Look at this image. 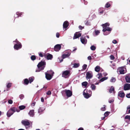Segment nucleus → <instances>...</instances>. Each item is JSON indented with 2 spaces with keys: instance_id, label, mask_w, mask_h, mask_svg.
<instances>
[{
  "instance_id": "22",
  "label": "nucleus",
  "mask_w": 130,
  "mask_h": 130,
  "mask_svg": "<svg viewBox=\"0 0 130 130\" xmlns=\"http://www.w3.org/2000/svg\"><path fill=\"white\" fill-rule=\"evenodd\" d=\"M108 78L107 77H103L101 78L99 81V83H96L95 84V85H98L99 84V83L102 82L104 81L105 80H106Z\"/></svg>"
},
{
  "instance_id": "6",
  "label": "nucleus",
  "mask_w": 130,
  "mask_h": 130,
  "mask_svg": "<svg viewBox=\"0 0 130 130\" xmlns=\"http://www.w3.org/2000/svg\"><path fill=\"white\" fill-rule=\"evenodd\" d=\"M67 54H63L62 56V59H60V58H58V61H59V62H61L63 61V59L68 57H69L70 55L71 54V52L70 51H67Z\"/></svg>"
},
{
  "instance_id": "63",
  "label": "nucleus",
  "mask_w": 130,
  "mask_h": 130,
  "mask_svg": "<svg viewBox=\"0 0 130 130\" xmlns=\"http://www.w3.org/2000/svg\"><path fill=\"white\" fill-rule=\"evenodd\" d=\"M112 42L115 44H116L117 43V41H112Z\"/></svg>"
},
{
  "instance_id": "8",
  "label": "nucleus",
  "mask_w": 130,
  "mask_h": 130,
  "mask_svg": "<svg viewBox=\"0 0 130 130\" xmlns=\"http://www.w3.org/2000/svg\"><path fill=\"white\" fill-rule=\"evenodd\" d=\"M70 75V72L66 70L63 72L62 76L65 78H67Z\"/></svg>"
},
{
  "instance_id": "45",
  "label": "nucleus",
  "mask_w": 130,
  "mask_h": 130,
  "mask_svg": "<svg viewBox=\"0 0 130 130\" xmlns=\"http://www.w3.org/2000/svg\"><path fill=\"white\" fill-rule=\"evenodd\" d=\"M125 119H128L130 121V116L126 115L125 117Z\"/></svg>"
},
{
  "instance_id": "33",
  "label": "nucleus",
  "mask_w": 130,
  "mask_h": 130,
  "mask_svg": "<svg viewBox=\"0 0 130 130\" xmlns=\"http://www.w3.org/2000/svg\"><path fill=\"white\" fill-rule=\"evenodd\" d=\"M94 32L95 34L96 35H98L99 34L100 32V31L99 30H95L94 31Z\"/></svg>"
},
{
  "instance_id": "26",
  "label": "nucleus",
  "mask_w": 130,
  "mask_h": 130,
  "mask_svg": "<svg viewBox=\"0 0 130 130\" xmlns=\"http://www.w3.org/2000/svg\"><path fill=\"white\" fill-rule=\"evenodd\" d=\"M45 109L44 107H40L38 109V112H41L43 111Z\"/></svg>"
},
{
  "instance_id": "52",
  "label": "nucleus",
  "mask_w": 130,
  "mask_h": 130,
  "mask_svg": "<svg viewBox=\"0 0 130 130\" xmlns=\"http://www.w3.org/2000/svg\"><path fill=\"white\" fill-rule=\"evenodd\" d=\"M79 28L80 29L82 30V29H84V27H83L81 25H79Z\"/></svg>"
},
{
  "instance_id": "3",
  "label": "nucleus",
  "mask_w": 130,
  "mask_h": 130,
  "mask_svg": "<svg viewBox=\"0 0 130 130\" xmlns=\"http://www.w3.org/2000/svg\"><path fill=\"white\" fill-rule=\"evenodd\" d=\"M53 74L54 72L52 71H48L47 73H45L46 78L47 80H50L52 78Z\"/></svg>"
},
{
  "instance_id": "61",
  "label": "nucleus",
  "mask_w": 130,
  "mask_h": 130,
  "mask_svg": "<svg viewBox=\"0 0 130 130\" xmlns=\"http://www.w3.org/2000/svg\"><path fill=\"white\" fill-rule=\"evenodd\" d=\"M41 101L42 102H44V99L43 97H42L41 98Z\"/></svg>"
},
{
  "instance_id": "40",
  "label": "nucleus",
  "mask_w": 130,
  "mask_h": 130,
  "mask_svg": "<svg viewBox=\"0 0 130 130\" xmlns=\"http://www.w3.org/2000/svg\"><path fill=\"white\" fill-rule=\"evenodd\" d=\"M114 89L113 87H111L109 90V92L110 93L114 91Z\"/></svg>"
},
{
  "instance_id": "49",
  "label": "nucleus",
  "mask_w": 130,
  "mask_h": 130,
  "mask_svg": "<svg viewBox=\"0 0 130 130\" xmlns=\"http://www.w3.org/2000/svg\"><path fill=\"white\" fill-rule=\"evenodd\" d=\"M109 112H106L104 113V115L105 117H107L109 115Z\"/></svg>"
},
{
  "instance_id": "53",
  "label": "nucleus",
  "mask_w": 130,
  "mask_h": 130,
  "mask_svg": "<svg viewBox=\"0 0 130 130\" xmlns=\"http://www.w3.org/2000/svg\"><path fill=\"white\" fill-rule=\"evenodd\" d=\"M8 103L9 104H12L13 103L12 101V100H10L8 101Z\"/></svg>"
},
{
  "instance_id": "48",
  "label": "nucleus",
  "mask_w": 130,
  "mask_h": 130,
  "mask_svg": "<svg viewBox=\"0 0 130 130\" xmlns=\"http://www.w3.org/2000/svg\"><path fill=\"white\" fill-rule=\"evenodd\" d=\"M114 100L113 99H110L109 100L108 102L110 103H111L113 102Z\"/></svg>"
},
{
  "instance_id": "39",
  "label": "nucleus",
  "mask_w": 130,
  "mask_h": 130,
  "mask_svg": "<svg viewBox=\"0 0 130 130\" xmlns=\"http://www.w3.org/2000/svg\"><path fill=\"white\" fill-rule=\"evenodd\" d=\"M102 77V74L101 73H99L97 75V77L100 79Z\"/></svg>"
},
{
  "instance_id": "29",
  "label": "nucleus",
  "mask_w": 130,
  "mask_h": 130,
  "mask_svg": "<svg viewBox=\"0 0 130 130\" xmlns=\"http://www.w3.org/2000/svg\"><path fill=\"white\" fill-rule=\"evenodd\" d=\"M96 86L93 84H91L90 88L92 90H94L96 88Z\"/></svg>"
},
{
  "instance_id": "32",
  "label": "nucleus",
  "mask_w": 130,
  "mask_h": 130,
  "mask_svg": "<svg viewBox=\"0 0 130 130\" xmlns=\"http://www.w3.org/2000/svg\"><path fill=\"white\" fill-rule=\"evenodd\" d=\"M19 108L20 109L19 110H22L24 109L25 108V106L24 105H21L19 106Z\"/></svg>"
},
{
  "instance_id": "38",
  "label": "nucleus",
  "mask_w": 130,
  "mask_h": 130,
  "mask_svg": "<svg viewBox=\"0 0 130 130\" xmlns=\"http://www.w3.org/2000/svg\"><path fill=\"white\" fill-rule=\"evenodd\" d=\"M24 84L26 85H27L29 83V81L27 79H25L24 80Z\"/></svg>"
},
{
  "instance_id": "34",
  "label": "nucleus",
  "mask_w": 130,
  "mask_h": 130,
  "mask_svg": "<svg viewBox=\"0 0 130 130\" xmlns=\"http://www.w3.org/2000/svg\"><path fill=\"white\" fill-rule=\"evenodd\" d=\"M87 67V65L86 64H84L82 66V71H83L85 70L86 69Z\"/></svg>"
},
{
  "instance_id": "47",
  "label": "nucleus",
  "mask_w": 130,
  "mask_h": 130,
  "mask_svg": "<svg viewBox=\"0 0 130 130\" xmlns=\"http://www.w3.org/2000/svg\"><path fill=\"white\" fill-rule=\"evenodd\" d=\"M115 80L116 79L115 78L112 77L110 80V82H115Z\"/></svg>"
},
{
  "instance_id": "64",
  "label": "nucleus",
  "mask_w": 130,
  "mask_h": 130,
  "mask_svg": "<svg viewBox=\"0 0 130 130\" xmlns=\"http://www.w3.org/2000/svg\"><path fill=\"white\" fill-rule=\"evenodd\" d=\"M96 55L95 54L93 55L92 56V57H96Z\"/></svg>"
},
{
  "instance_id": "14",
  "label": "nucleus",
  "mask_w": 130,
  "mask_h": 130,
  "mask_svg": "<svg viewBox=\"0 0 130 130\" xmlns=\"http://www.w3.org/2000/svg\"><path fill=\"white\" fill-rule=\"evenodd\" d=\"M123 88L125 90H130V84H125L124 85Z\"/></svg>"
},
{
  "instance_id": "19",
  "label": "nucleus",
  "mask_w": 130,
  "mask_h": 130,
  "mask_svg": "<svg viewBox=\"0 0 130 130\" xmlns=\"http://www.w3.org/2000/svg\"><path fill=\"white\" fill-rule=\"evenodd\" d=\"M110 25V24L109 23H106L104 24H102L101 26L103 27V29L105 28H107Z\"/></svg>"
},
{
  "instance_id": "31",
  "label": "nucleus",
  "mask_w": 130,
  "mask_h": 130,
  "mask_svg": "<svg viewBox=\"0 0 130 130\" xmlns=\"http://www.w3.org/2000/svg\"><path fill=\"white\" fill-rule=\"evenodd\" d=\"M100 70V68L99 66H96L95 68V71L97 72H98Z\"/></svg>"
},
{
  "instance_id": "57",
  "label": "nucleus",
  "mask_w": 130,
  "mask_h": 130,
  "mask_svg": "<svg viewBox=\"0 0 130 130\" xmlns=\"http://www.w3.org/2000/svg\"><path fill=\"white\" fill-rule=\"evenodd\" d=\"M85 23L86 25H89V23L88 22V21H85Z\"/></svg>"
},
{
  "instance_id": "37",
  "label": "nucleus",
  "mask_w": 130,
  "mask_h": 130,
  "mask_svg": "<svg viewBox=\"0 0 130 130\" xmlns=\"http://www.w3.org/2000/svg\"><path fill=\"white\" fill-rule=\"evenodd\" d=\"M29 83H31L33 81L34 79V77H31L29 78Z\"/></svg>"
},
{
  "instance_id": "58",
  "label": "nucleus",
  "mask_w": 130,
  "mask_h": 130,
  "mask_svg": "<svg viewBox=\"0 0 130 130\" xmlns=\"http://www.w3.org/2000/svg\"><path fill=\"white\" fill-rule=\"evenodd\" d=\"M82 43L84 44H85L87 43V41H81Z\"/></svg>"
},
{
  "instance_id": "28",
  "label": "nucleus",
  "mask_w": 130,
  "mask_h": 130,
  "mask_svg": "<svg viewBox=\"0 0 130 130\" xmlns=\"http://www.w3.org/2000/svg\"><path fill=\"white\" fill-rule=\"evenodd\" d=\"M88 84V83L86 82H84L82 83V85L84 86L85 87H86Z\"/></svg>"
},
{
  "instance_id": "36",
  "label": "nucleus",
  "mask_w": 130,
  "mask_h": 130,
  "mask_svg": "<svg viewBox=\"0 0 130 130\" xmlns=\"http://www.w3.org/2000/svg\"><path fill=\"white\" fill-rule=\"evenodd\" d=\"M123 21L124 22H128L129 20V18L128 17H124L123 18Z\"/></svg>"
},
{
  "instance_id": "55",
  "label": "nucleus",
  "mask_w": 130,
  "mask_h": 130,
  "mask_svg": "<svg viewBox=\"0 0 130 130\" xmlns=\"http://www.w3.org/2000/svg\"><path fill=\"white\" fill-rule=\"evenodd\" d=\"M51 92L50 91H48L46 93V94L48 95H50L51 94Z\"/></svg>"
},
{
  "instance_id": "10",
  "label": "nucleus",
  "mask_w": 130,
  "mask_h": 130,
  "mask_svg": "<svg viewBox=\"0 0 130 130\" xmlns=\"http://www.w3.org/2000/svg\"><path fill=\"white\" fill-rule=\"evenodd\" d=\"M82 34L79 32H76L74 35L73 37V39L78 38L79 37L81 36Z\"/></svg>"
},
{
  "instance_id": "25",
  "label": "nucleus",
  "mask_w": 130,
  "mask_h": 130,
  "mask_svg": "<svg viewBox=\"0 0 130 130\" xmlns=\"http://www.w3.org/2000/svg\"><path fill=\"white\" fill-rule=\"evenodd\" d=\"M29 115L31 117H33L34 115V110H30L29 113Z\"/></svg>"
},
{
  "instance_id": "50",
  "label": "nucleus",
  "mask_w": 130,
  "mask_h": 130,
  "mask_svg": "<svg viewBox=\"0 0 130 130\" xmlns=\"http://www.w3.org/2000/svg\"><path fill=\"white\" fill-rule=\"evenodd\" d=\"M11 85V83H8L7 85V88H10V87Z\"/></svg>"
},
{
  "instance_id": "23",
  "label": "nucleus",
  "mask_w": 130,
  "mask_h": 130,
  "mask_svg": "<svg viewBox=\"0 0 130 130\" xmlns=\"http://www.w3.org/2000/svg\"><path fill=\"white\" fill-rule=\"evenodd\" d=\"M38 54L39 56L41 57H44L45 58L46 57V54L44 53H42L41 52H39L38 53Z\"/></svg>"
},
{
  "instance_id": "54",
  "label": "nucleus",
  "mask_w": 130,
  "mask_h": 130,
  "mask_svg": "<svg viewBox=\"0 0 130 130\" xmlns=\"http://www.w3.org/2000/svg\"><path fill=\"white\" fill-rule=\"evenodd\" d=\"M126 96L127 98H130V93L127 94Z\"/></svg>"
},
{
  "instance_id": "11",
  "label": "nucleus",
  "mask_w": 130,
  "mask_h": 130,
  "mask_svg": "<svg viewBox=\"0 0 130 130\" xmlns=\"http://www.w3.org/2000/svg\"><path fill=\"white\" fill-rule=\"evenodd\" d=\"M93 74L92 72L89 71L87 72L86 74V78L87 79H90L92 78Z\"/></svg>"
},
{
  "instance_id": "2",
  "label": "nucleus",
  "mask_w": 130,
  "mask_h": 130,
  "mask_svg": "<svg viewBox=\"0 0 130 130\" xmlns=\"http://www.w3.org/2000/svg\"><path fill=\"white\" fill-rule=\"evenodd\" d=\"M63 96H64L66 95L68 97H70L72 95V92L70 90H65L61 91Z\"/></svg>"
},
{
  "instance_id": "17",
  "label": "nucleus",
  "mask_w": 130,
  "mask_h": 130,
  "mask_svg": "<svg viewBox=\"0 0 130 130\" xmlns=\"http://www.w3.org/2000/svg\"><path fill=\"white\" fill-rule=\"evenodd\" d=\"M69 25V23L67 21L64 22L63 24V27L64 28H67Z\"/></svg>"
},
{
  "instance_id": "44",
  "label": "nucleus",
  "mask_w": 130,
  "mask_h": 130,
  "mask_svg": "<svg viewBox=\"0 0 130 130\" xmlns=\"http://www.w3.org/2000/svg\"><path fill=\"white\" fill-rule=\"evenodd\" d=\"M106 106L104 105L103 107H102L101 108V110L102 111H104L106 109L105 108Z\"/></svg>"
},
{
  "instance_id": "13",
  "label": "nucleus",
  "mask_w": 130,
  "mask_h": 130,
  "mask_svg": "<svg viewBox=\"0 0 130 130\" xmlns=\"http://www.w3.org/2000/svg\"><path fill=\"white\" fill-rule=\"evenodd\" d=\"M61 46L60 45L57 44L54 47V50L56 51H58L60 49Z\"/></svg>"
},
{
  "instance_id": "35",
  "label": "nucleus",
  "mask_w": 130,
  "mask_h": 130,
  "mask_svg": "<svg viewBox=\"0 0 130 130\" xmlns=\"http://www.w3.org/2000/svg\"><path fill=\"white\" fill-rule=\"evenodd\" d=\"M111 6L109 2H107L105 4V7L106 8H108L110 7Z\"/></svg>"
},
{
  "instance_id": "43",
  "label": "nucleus",
  "mask_w": 130,
  "mask_h": 130,
  "mask_svg": "<svg viewBox=\"0 0 130 130\" xmlns=\"http://www.w3.org/2000/svg\"><path fill=\"white\" fill-rule=\"evenodd\" d=\"M90 48L92 50L94 51L96 47L92 45L91 47Z\"/></svg>"
},
{
  "instance_id": "30",
  "label": "nucleus",
  "mask_w": 130,
  "mask_h": 130,
  "mask_svg": "<svg viewBox=\"0 0 130 130\" xmlns=\"http://www.w3.org/2000/svg\"><path fill=\"white\" fill-rule=\"evenodd\" d=\"M79 63H74L73 64V67L74 68H77L79 67Z\"/></svg>"
},
{
  "instance_id": "5",
  "label": "nucleus",
  "mask_w": 130,
  "mask_h": 130,
  "mask_svg": "<svg viewBox=\"0 0 130 130\" xmlns=\"http://www.w3.org/2000/svg\"><path fill=\"white\" fill-rule=\"evenodd\" d=\"M91 93L92 92L91 90H89L87 92V90L85 89L84 91L83 95L85 98L88 99L91 96Z\"/></svg>"
},
{
  "instance_id": "27",
  "label": "nucleus",
  "mask_w": 130,
  "mask_h": 130,
  "mask_svg": "<svg viewBox=\"0 0 130 130\" xmlns=\"http://www.w3.org/2000/svg\"><path fill=\"white\" fill-rule=\"evenodd\" d=\"M126 113L127 114L130 113V105H128L127 107Z\"/></svg>"
},
{
  "instance_id": "4",
  "label": "nucleus",
  "mask_w": 130,
  "mask_h": 130,
  "mask_svg": "<svg viewBox=\"0 0 130 130\" xmlns=\"http://www.w3.org/2000/svg\"><path fill=\"white\" fill-rule=\"evenodd\" d=\"M126 68L125 67H121L118 69L117 72L118 74H124L126 73Z\"/></svg>"
},
{
  "instance_id": "42",
  "label": "nucleus",
  "mask_w": 130,
  "mask_h": 130,
  "mask_svg": "<svg viewBox=\"0 0 130 130\" xmlns=\"http://www.w3.org/2000/svg\"><path fill=\"white\" fill-rule=\"evenodd\" d=\"M19 97L21 99H22L24 98V95L23 94H21L19 95Z\"/></svg>"
},
{
  "instance_id": "56",
  "label": "nucleus",
  "mask_w": 130,
  "mask_h": 130,
  "mask_svg": "<svg viewBox=\"0 0 130 130\" xmlns=\"http://www.w3.org/2000/svg\"><path fill=\"white\" fill-rule=\"evenodd\" d=\"M110 57L111 60H113L114 59V57L112 55H111L110 56Z\"/></svg>"
},
{
  "instance_id": "46",
  "label": "nucleus",
  "mask_w": 130,
  "mask_h": 130,
  "mask_svg": "<svg viewBox=\"0 0 130 130\" xmlns=\"http://www.w3.org/2000/svg\"><path fill=\"white\" fill-rule=\"evenodd\" d=\"M31 58L32 60H34L35 59L36 57L35 56L33 55L31 56Z\"/></svg>"
},
{
  "instance_id": "15",
  "label": "nucleus",
  "mask_w": 130,
  "mask_h": 130,
  "mask_svg": "<svg viewBox=\"0 0 130 130\" xmlns=\"http://www.w3.org/2000/svg\"><path fill=\"white\" fill-rule=\"evenodd\" d=\"M22 123L25 125H28L30 124L28 121L26 120H22Z\"/></svg>"
},
{
  "instance_id": "59",
  "label": "nucleus",
  "mask_w": 130,
  "mask_h": 130,
  "mask_svg": "<svg viewBox=\"0 0 130 130\" xmlns=\"http://www.w3.org/2000/svg\"><path fill=\"white\" fill-rule=\"evenodd\" d=\"M88 59L89 60H90L91 59V57L90 56H89L88 57Z\"/></svg>"
},
{
  "instance_id": "9",
  "label": "nucleus",
  "mask_w": 130,
  "mask_h": 130,
  "mask_svg": "<svg viewBox=\"0 0 130 130\" xmlns=\"http://www.w3.org/2000/svg\"><path fill=\"white\" fill-rule=\"evenodd\" d=\"M22 47V45L21 43L19 42H17L14 46V47L15 49L17 50L20 48Z\"/></svg>"
},
{
  "instance_id": "41",
  "label": "nucleus",
  "mask_w": 130,
  "mask_h": 130,
  "mask_svg": "<svg viewBox=\"0 0 130 130\" xmlns=\"http://www.w3.org/2000/svg\"><path fill=\"white\" fill-rule=\"evenodd\" d=\"M16 14L18 15V16H17V18L19 17V16H21L22 14L21 13H20L19 12H17L16 13Z\"/></svg>"
},
{
  "instance_id": "62",
  "label": "nucleus",
  "mask_w": 130,
  "mask_h": 130,
  "mask_svg": "<svg viewBox=\"0 0 130 130\" xmlns=\"http://www.w3.org/2000/svg\"><path fill=\"white\" fill-rule=\"evenodd\" d=\"M78 130H84V129L82 127H80L78 128Z\"/></svg>"
},
{
  "instance_id": "24",
  "label": "nucleus",
  "mask_w": 130,
  "mask_h": 130,
  "mask_svg": "<svg viewBox=\"0 0 130 130\" xmlns=\"http://www.w3.org/2000/svg\"><path fill=\"white\" fill-rule=\"evenodd\" d=\"M118 95L121 97L123 98L125 94L123 92L120 91L119 92Z\"/></svg>"
},
{
  "instance_id": "1",
  "label": "nucleus",
  "mask_w": 130,
  "mask_h": 130,
  "mask_svg": "<svg viewBox=\"0 0 130 130\" xmlns=\"http://www.w3.org/2000/svg\"><path fill=\"white\" fill-rule=\"evenodd\" d=\"M45 62L44 61H41L39 62L37 65L38 69L36 70V72L40 71L43 70L45 67Z\"/></svg>"
},
{
  "instance_id": "12",
  "label": "nucleus",
  "mask_w": 130,
  "mask_h": 130,
  "mask_svg": "<svg viewBox=\"0 0 130 130\" xmlns=\"http://www.w3.org/2000/svg\"><path fill=\"white\" fill-rule=\"evenodd\" d=\"M89 38V36L88 35H83L80 38V41H87V39Z\"/></svg>"
},
{
  "instance_id": "18",
  "label": "nucleus",
  "mask_w": 130,
  "mask_h": 130,
  "mask_svg": "<svg viewBox=\"0 0 130 130\" xmlns=\"http://www.w3.org/2000/svg\"><path fill=\"white\" fill-rule=\"evenodd\" d=\"M46 57L48 60H51L53 58V56L51 54H46Z\"/></svg>"
},
{
  "instance_id": "16",
  "label": "nucleus",
  "mask_w": 130,
  "mask_h": 130,
  "mask_svg": "<svg viewBox=\"0 0 130 130\" xmlns=\"http://www.w3.org/2000/svg\"><path fill=\"white\" fill-rule=\"evenodd\" d=\"M10 109V110H11V111H12L13 113L15 112L16 111L17 112H19L20 111L19 109H17L15 107H13L11 108Z\"/></svg>"
},
{
  "instance_id": "21",
  "label": "nucleus",
  "mask_w": 130,
  "mask_h": 130,
  "mask_svg": "<svg viewBox=\"0 0 130 130\" xmlns=\"http://www.w3.org/2000/svg\"><path fill=\"white\" fill-rule=\"evenodd\" d=\"M13 113L11 111V110L10 109L7 112V115L8 117H10Z\"/></svg>"
},
{
  "instance_id": "20",
  "label": "nucleus",
  "mask_w": 130,
  "mask_h": 130,
  "mask_svg": "<svg viewBox=\"0 0 130 130\" xmlns=\"http://www.w3.org/2000/svg\"><path fill=\"white\" fill-rule=\"evenodd\" d=\"M125 79L127 82L130 83V74H128L126 76Z\"/></svg>"
},
{
  "instance_id": "60",
  "label": "nucleus",
  "mask_w": 130,
  "mask_h": 130,
  "mask_svg": "<svg viewBox=\"0 0 130 130\" xmlns=\"http://www.w3.org/2000/svg\"><path fill=\"white\" fill-rule=\"evenodd\" d=\"M84 4L85 5H86L87 4L88 2L87 1H85V0H84Z\"/></svg>"
},
{
  "instance_id": "51",
  "label": "nucleus",
  "mask_w": 130,
  "mask_h": 130,
  "mask_svg": "<svg viewBox=\"0 0 130 130\" xmlns=\"http://www.w3.org/2000/svg\"><path fill=\"white\" fill-rule=\"evenodd\" d=\"M56 37L57 38H58L60 36V34L59 32H57L56 34Z\"/></svg>"
},
{
  "instance_id": "7",
  "label": "nucleus",
  "mask_w": 130,
  "mask_h": 130,
  "mask_svg": "<svg viewBox=\"0 0 130 130\" xmlns=\"http://www.w3.org/2000/svg\"><path fill=\"white\" fill-rule=\"evenodd\" d=\"M112 30V28L109 27H108L107 28H105L103 29V34L104 35H106L109 34L110 33Z\"/></svg>"
}]
</instances>
